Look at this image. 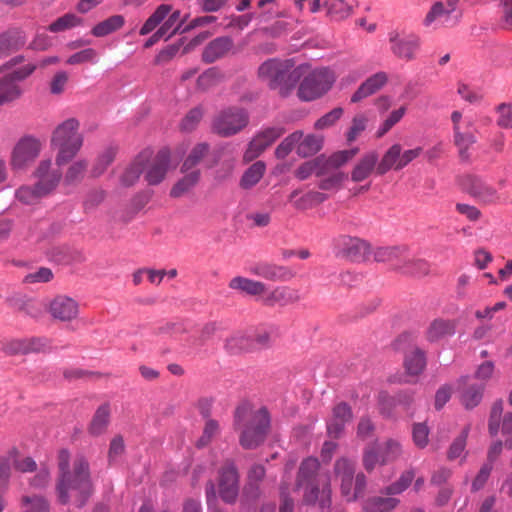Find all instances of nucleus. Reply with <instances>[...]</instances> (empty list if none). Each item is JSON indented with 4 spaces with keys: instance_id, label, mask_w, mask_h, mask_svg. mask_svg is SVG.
<instances>
[{
    "instance_id": "obj_26",
    "label": "nucleus",
    "mask_w": 512,
    "mask_h": 512,
    "mask_svg": "<svg viewBox=\"0 0 512 512\" xmlns=\"http://www.w3.org/2000/svg\"><path fill=\"white\" fill-rule=\"evenodd\" d=\"M470 377H461L459 382L463 386L460 401L466 409H472L476 407L483 396L484 384H469Z\"/></svg>"
},
{
    "instance_id": "obj_21",
    "label": "nucleus",
    "mask_w": 512,
    "mask_h": 512,
    "mask_svg": "<svg viewBox=\"0 0 512 512\" xmlns=\"http://www.w3.org/2000/svg\"><path fill=\"white\" fill-rule=\"evenodd\" d=\"M371 254L376 262L389 263L394 269L401 270L407 256V248L405 246L377 247L371 251Z\"/></svg>"
},
{
    "instance_id": "obj_18",
    "label": "nucleus",
    "mask_w": 512,
    "mask_h": 512,
    "mask_svg": "<svg viewBox=\"0 0 512 512\" xmlns=\"http://www.w3.org/2000/svg\"><path fill=\"white\" fill-rule=\"evenodd\" d=\"M356 462L341 457L335 461L333 474L334 478L340 482V490L342 495H350V488L353 486L355 476Z\"/></svg>"
},
{
    "instance_id": "obj_14",
    "label": "nucleus",
    "mask_w": 512,
    "mask_h": 512,
    "mask_svg": "<svg viewBox=\"0 0 512 512\" xmlns=\"http://www.w3.org/2000/svg\"><path fill=\"white\" fill-rule=\"evenodd\" d=\"M141 154L147 155L144 160L145 180L149 185L159 184L164 179L170 164L169 151L162 149L152 159H150L151 152L149 151H144Z\"/></svg>"
},
{
    "instance_id": "obj_47",
    "label": "nucleus",
    "mask_w": 512,
    "mask_h": 512,
    "mask_svg": "<svg viewBox=\"0 0 512 512\" xmlns=\"http://www.w3.org/2000/svg\"><path fill=\"white\" fill-rule=\"evenodd\" d=\"M381 453V465L394 462L402 455L401 444L393 439L387 440L383 445L378 447Z\"/></svg>"
},
{
    "instance_id": "obj_56",
    "label": "nucleus",
    "mask_w": 512,
    "mask_h": 512,
    "mask_svg": "<svg viewBox=\"0 0 512 512\" xmlns=\"http://www.w3.org/2000/svg\"><path fill=\"white\" fill-rule=\"evenodd\" d=\"M116 155L115 147L106 148L97 158L91 173L94 177H98L104 173L107 167L113 162Z\"/></svg>"
},
{
    "instance_id": "obj_62",
    "label": "nucleus",
    "mask_w": 512,
    "mask_h": 512,
    "mask_svg": "<svg viewBox=\"0 0 512 512\" xmlns=\"http://www.w3.org/2000/svg\"><path fill=\"white\" fill-rule=\"evenodd\" d=\"M98 62V53L93 48H86L79 52L74 53L71 55L66 63L70 65H76V64H84V63H91L95 64Z\"/></svg>"
},
{
    "instance_id": "obj_4",
    "label": "nucleus",
    "mask_w": 512,
    "mask_h": 512,
    "mask_svg": "<svg viewBox=\"0 0 512 512\" xmlns=\"http://www.w3.org/2000/svg\"><path fill=\"white\" fill-rule=\"evenodd\" d=\"M301 67H296L290 59H268L258 68V76L267 82L271 89L278 90L283 97L288 96L302 77Z\"/></svg>"
},
{
    "instance_id": "obj_34",
    "label": "nucleus",
    "mask_w": 512,
    "mask_h": 512,
    "mask_svg": "<svg viewBox=\"0 0 512 512\" xmlns=\"http://www.w3.org/2000/svg\"><path fill=\"white\" fill-rule=\"evenodd\" d=\"M299 192L297 190L290 194V200L293 201V205L298 210L310 209L327 199V195L318 191H309L306 194L297 198Z\"/></svg>"
},
{
    "instance_id": "obj_39",
    "label": "nucleus",
    "mask_w": 512,
    "mask_h": 512,
    "mask_svg": "<svg viewBox=\"0 0 512 512\" xmlns=\"http://www.w3.org/2000/svg\"><path fill=\"white\" fill-rule=\"evenodd\" d=\"M470 193L484 203H494L499 199L496 189L479 179L472 181Z\"/></svg>"
},
{
    "instance_id": "obj_45",
    "label": "nucleus",
    "mask_w": 512,
    "mask_h": 512,
    "mask_svg": "<svg viewBox=\"0 0 512 512\" xmlns=\"http://www.w3.org/2000/svg\"><path fill=\"white\" fill-rule=\"evenodd\" d=\"M186 175L180 179L171 189L170 195L174 198L180 197L193 188L200 178L199 170L185 172Z\"/></svg>"
},
{
    "instance_id": "obj_52",
    "label": "nucleus",
    "mask_w": 512,
    "mask_h": 512,
    "mask_svg": "<svg viewBox=\"0 0 512 512\" xmlns=\"http://www.w3.org/2000/svg\"><path fill=\"white\" fill-rule=\"evenodd\" d=\"M209 145L207 143H199L197 144L190 152L188 157L185 159L181 171L188 172L189 170H193L195 166H197L203 157L208 153Z\"/></svg>"
},
{
    "instance_id": "obj_44",
    "label": "nucleus",
    "mask_w": 512,
    "mask_h": 512,
    "mask_svg": "<svg viewBox=\"0 0 512 512\" xmlns=\"http://www.w3.org/2000/svg\"><path fill=\"white\" fill-rule=\"evenodd\" d=\"M172 6L169 4L159 5L153 14L145 21L140 29V35H147L152 32L171 12Z\"/></svg>"
},
{
    "instance_id": "obj_59",
    "label": "nucleus",
    "mask_w": 512,
    "mask_h": 512,
    "mask_svg": "<svg viewBox=\"0 0 512 512\" xmlns=\"http://www.w3.org/2000/svg\"><path fill=\"white\" fill-rule=\"evenodd\" d=\"M181 16V13L179 10H175L173 12H170L167 15V19L163 22V24L159 27L161 31H163L164 35L166 36V40L170 39L175 34L182 32L181 30V23L177 22L179 21Z\"/></svg>"
},
{
    "instance_id": "obj_28",
    "label": "nucleus",
    "mask_w": 512,
    "mask_h": 512,
    "mask_svg": "<svg viewBox=\"0 0 512 512\" xmlns=\"http://www.w3.org/2000/svg\"><path fill=\"white\" fill-rule=\"evenodd\" d=\"M456 321L437 318L433 320L426 331V338L429 342H437L455 333Z\"/></svg>"
},
{
    "instance_id": "obj_25",
    "label": "nucleus",
    "mask_w": 512,
    "mask_h": 512,
    "mask_svg": "<svg viewBox=\"0 0 512 512\" xmlns=\"http://www.w3.org/2000/svg\"><path fill=\"white\" fill-rule=\"evenodd\" d=\"M252 272L271 281H287L294 277V273L288 267L270 263H259Z\"/></svg>"
},
{
    "instance_id": "obj_48",
    "label": "nucleus",
    "mask_w": 512,
    "mask_h": 512,
    "mask_svg": "<svg viewBox=\"0 0 512 512\" xmlns=\"http://www.w3.org/2000/svg\"><path fill=\"white\" fill-rule=\"evenodd\" d=\"M414 477V471L407 470L400 475L398 480L382 489L381 493L388 496L401 494L411 485Z\"/></svg>"
},
{
    "instance_id": "obj_41",
    "label": "nucleus",
    "mask_w": 512,
    "mask_h": 512,
    "mask_svg": "<svg viewBox=\"0 0 512 512\" xmlns=\"http://www.w3.org/2000/svg\"><path fill=\"white\" fill-rule=\"evenodd\" d=\"M266 171V165L262 161L253 163L242 175L240 179V187L250 189L254 187L263 177Z\"/></svg>"
},
{
    "instance_id": "obj_13",
    "label": "nucleus",
    "mask_w": 512,
    "mask_h": 512,
    "mask_svg": "<svg viewBox=\"0 0 512 512\" xmlns=\"http://www.w3.org/2000/svg\"><path fill=\"white\" fill-rule=\"evenodd\" d=\"M41 148V142L33 136L20 138L12 150V168L22 169L32 163L39 156Z\"/></svg>"
},
{
    "instance_id": "obj_51",
    "label": "nucleus",
    "mask_w": 512,
    "mask_h": 512,
    "mask_svg": "<svg viewBox=\"0 0 512 512\" xmlns=\"http://www.w3.org/2000/svg\"><path fill=\"white\" fill-rule=\"evenodd\" d=\"M222 78L223 75L218 68H209L198 77L197 87L202 91L209 90L220 83Z\"/></svg>"
},
{
    "instance_id": "obj_30",
    "label": "nucleus",
    "mask_w": 512,
    "mask_h": 512,
    "mask_svg": "<svg viewBox=\"0 0 512 512\" xmlns=\"http://www.w3.org/2000/svg\"><path fill=\"white\" fill-rule=\"evenodd\" d=\"M404 368L409 376H419L425 369L427 361L425 352L414 347L404 356Z\"/></svg>"
},
{
    "instance_id": "obj_23",
    "label": "nucleus",
    "mask_w": 512,
    "mask_h": 512,
    "mask_svg": "<svg viewBox=\"0 0 512 512\" xmlns=\"http://www.w3.org/2000/svg\"><path fill=\"white\" fill-rule=\"evenodd\" d=\"M233 40L228 36H221L209 42L203 52L202 60L205 63H213L223 57L233 48Z\"/></svg>"
},
{
    "instance_id": "obj_20",
    "label": "nucleus",
    "mask_w": 512,
    "mask_h": 512,
    "mask_svg": "<svg viewBox=\"0 0 512 512\" xmlns=\"http://www.w3.org/2000/svg\"><path fill=\"white\" fill-rule=\"evenodd\" d=\"M352 420V411L350 406L341 402L337 404L333 409V414L329 422L327 423V432L330 437H340L345 429V425Z\"/></svg>"
},
{
    "instance_id": "obj_6",
    "label": "nucleus",
    "mask_w": 512,
    "mask_h": 512,
    "mask_svg": "<svg viewBox=\"0 0 512 512\" xmlns=\"http://www.w3.org/2000/svg\"><path fill=\"white\" fill-rule=\"evenodd\" d=\"M51 164V160L41 161L35 172L37 183L33 187L23 186L16 191V198L20 202L33 204L56 188L61 178V172L51 170Z\"/></svg>"
},
{
    "instance_id": "obj_38",
    "label": "nucleus",
    "mask_w": 512,
    "mask_h": 512,
    "mask_svg": "<svg viewBox=\"0 0 512 512\" xmlns=\"http://www.w3.org/2000/svg\"><path fill=\"white\" fill-rule=\"evenodd\" d=\"M226 351L230 354H238L253 349V340L249 334L235 332L225 340Z\"/></svg>"
},
{
    "instance_id": "obj_15",
    "label": "nucleus",
    "mask_w": 512,
    "mask_h": 512,
    "mask_svg": "<svg viewBox=\"0 0 512 512\" xmlns=\"http://www.w3.org/2000/svg\"><path fill=\"white\" fill-rule=\"evenodd\" d=\"M219 493L226 503H234L237 499L239 474L232 461H227L219 472Z\"/></svg>"
},
{
    "instance_id": "obj_33",
    "label": "nucleus",
    "mask_w": 512,
    "mask_h": 512,
    "mask_svg": "<svg viewBox=\"0 0 512 512\" xmlns=\"http://www.w3.org/2000/svg\"><path fill=\"white\" fill-rule=\"evenodd\" d=\"M26 42L22 31L13 29L0 35V54L7 55L10 52L23 47Z\"/></svg>"
},
{
    "instance_id": "obj_49",
    "label": "nucleus",
    "mask_w": 512,
    "mask_h": 512,
    "mask_svg": "<svg viewBox=\"0 0 512 512\" xmlns=\"http://www.w3.org/2000/svg\"><path fill=\"white\" fill-rule=\"evenodd\" d=\"M265 468L263 465L254 464L248 471V486L245 488V493L250 494L251 497L256 498L259 496L258 484L265 476Z\"/></svg>"
},
{
    "instance_id": "obj_10",
    "label": "nucleus",
    "mask_w": 512,
    "mask_h": 512,
    "mask_svg": "<svg viewBox=\"0 0 512 512\" xmlns=\"http://www.w3.org/2000/svg\"><path fill=\"white\" fill-rule=\"evenodd\" d=\"M334 253L337 257L352 262H364L370 259L371 247L366 241L348 235H340L333 241Z\"/></svg>"
},
{
    "instance_id": "obj_17",
    "label": "nucleus",
    "mask_w": 512,
    "mask_h": 512,
    "mask_svg": "<svg viewBox=\"0 0 512 512\" xmlns=\"http://www.w3.org/2000/svg\"><path fill=\"white\" fill-rule=\"evenodd\" d=\"M358 148L337 151L330 156L320 155L317 158L318 177L333 175L342 172L340 168L350 161L357 153Z\"/></svg>"
},
{
    "instance_id": "obj_42",
    "label": "nucleus",
    "mask_w": 512,
    "mask_h": 512,
    "mask_svg": "<svg viewBox=\"0 0 512 512\" xmlns=\"http://www.w3.org/2000/svg\"><path fill=\"white\" fill-rule=\"evenodd\" d=\"M147 158L146 154H139L134 162L126 168L121 176V184L129 187L136 183L140 175L144 172V160Z\"/></svg>"
},
{
    "instance_id": "obj_7",
    "label": "nucleus",
    "mask_w": 512,
    "mask_h": 512,
    "mask_svg": "<svg viewBox=\"0 0 512 512\" xmlns=\"http://www.w3.org/2000/svg\"><path fill=\"white\" fill-rule=\"evenodd\" d=\"M334 82L335 75L330 69H315L301 81L297 95L302 101H313L326 94Z\"/></svg>"
},
{
    "instance_id": "obj_37",
    "label": "nucleus",
    "mask_w": 512,
    "mask_h": 512,
    "mask_svg": "<svg viewBox=\"0 0 512 512\" xmlns=\"http://www.w3.org/2000/svg\"><path fill=\"white\" fill-rule=\"evenodd\" d=\"M110 422V406L105 403L98 407L93 415L88 431L91 435L98 436L104 433Z\"/></svg>"
},
{
    "instance_id": "obj_61",
    "label": "nucleus",
    "mask_w": 512,
    "mask_h": 512,
    "mask_svg": "<svg viewBox=\"0 0 512 512\" xmlns=\"http://www.w3.org/2000/svg\"><path fill=\"white\" fill-rule=\"evenodd\" d=\"M204 115V110L201 106L191 109L182 119L180 128L182 131L190 132L194 130Z\"/></svg>"
},
{
    "instance_id": "obj_60",
    "label": "nucleus",
    "mask_w": 512,
    "mask_h": 512,
    "mask_svg": "<svg viewBox=\"0 0 512 512\" xmlns=\"http://www.w3.org/2000/svg\"><path fill=\"white\" fill-rule=\"evenodd\" d=\"M10 458L16 471L29 473L37 470V463L31 457L20 456L16 450L10 452Z\"/></svg>"
},
{
    "instance_id": "obj_8",
    "label": "nucleus",
    "mask_w": 512,
    "mask_h": 512,
    "mask_svg": "<svg viewBox=\"0 0 512 512\" xmlns=\"http://www.w3.org/2000/svg\"><path fill=\"white\" fill-rule=\"evenodd\" d=\"M453 124V142L458 149L461 160L470 159V148L477 142L475 122L471 117L463 119L462 113L453 111L451 114Z\"/></svg>"
},
{
    "instance_id": "obj_3",
    "label": "nucleus",
    "mask_w": 512,
    "mask_h": 512,
    "mask_svg": "<svg viewBox=\"0 0 512 512\" xmlns=\"http://www.w3.org/2000/svg\"><path fill=\"white\" fill-rule=\"evenodd\" d=\"M320 463L317 458L308 457L299 467L296 488L304 489L303 503L314 505L319 503L322 512H328L332 505V488L330 475L318 473Z\"/></svg>"
},
{
    "instance_id": "obj_29",
    "label": "nucleus",
    "mask_w": 512,
    "mask_h": 512,
    "mask_svg": "<svg viewBox=\"0 0 512 512\" xmlns=\"http://www.w3.org/2000/svg\"><path fill=\"white\" fill-rule=\"evenodd\" d=\"M378 154L371 151L362 156L351 172V179L354 182H361L367 179L377 167Z\"/></svg>"
},
{
    "instance_id": "obj_54",
    "label": "nucleus",
    "mask_w": 512,
    "mask_h": 512,
    "mask_svg": "<svg viewBox=\"0 0 512 512\" xmlns=\"http://www.w3.org/2000/svg\"><path fill=\"white\" fill-rule=\"evenodd\" d=\"M12 305L17 309V311L24 313L32 318H38L42 315V306L39 302L34 300H24V299H13Z\"/></svg>"
},
{
    "instance_id": "obj_57",
    "label": "nucleus",
    "mask_w": 512,
    "mask_h": 512,
    "mask_svg": "<svg viewBox=\"0 0 512 512\" xmlns=\"http://www.w3.org/2000/svg\"><path fill=\"white\" fill-rule=\"evenodd\" d=\"M469 431V426L465 427L460 435L456 437L451 443L447 452V457L449 460L457 459L465 452Z\"/></svg>"
},
{
    "instance_id": "obj_12",
    "label": "nucleus",
    "mask_w": 512,
    "mask_h": 512,
    "mask_svg": "<svg viewBox=\"0 0 512 512\" xmlns=\"http://www.w3.org/2000/svg\"><path fill=\"white\" fill-rule=\"evenodd\" d=\"M36 64H27L0 78V106L20 98L22 89L18 82L30 76L36 69Z\"/></svg>"
},
{
    "instance_id": "obj_2",
    "label": "nucleus",
    "mask_w": 512,
    "mask_h": 512,
    "mask_svg": "<svg viewBox=\"0 0 512 512\" xmlns=\"http://www.w3.org/2000/svg\"><path fill=\"white\" fill-rule=\"evenodd\" d=\"M233 428L239 434V444L243 449H257L270 433V413L266 407L256 408L249 402H243L234 411Z\"/></svg>"
},
{
    "instance_id": "obj_31",
    "label": "nucleus",
    "mask_w": 512,
    "mask_h": 512,
    "mask_svg": "<svg viewBox=\"0 0 512 512\" xmlns=\"http://www.w3.org/2000/svg\"><path fill=\"white\" fill-rule=\"evenodd\" d=\"M414 400V392L412 390L399 391L395 396L381 395L380 405L381 411L386 415L391 414V408L395 406H403L409 408Z\"/></svg>"
},
{
    "instance_id": "obj_32",
    "label": "nucleus",
    "mask_w": 512,
    "mask_h": 512,
    "mask_svg": "<svg viewBox=\"0 0 512 512\" xmlns=\"http://www.w3.org/2000/svg\"><path fill=\"white\" fill-rule=\"evenodd\" d=\"M229 287L250 296H258L261 300L265 292V284L246 277L237 276L230 280Z\"/></svg>"
},
{
    "instance_id": "obj_27",
    "label": "nucleus",
    "mask_w": 512,
    "mask_h": 512,
    "mask_svg": "<svg viewBox=\"0 0 512 512\" xmlns=\"http://www.w3.org/2000/svg\"><path fill=\"white\" fill-rule=\"evenodd\" d=\"M453 12L455 10H450V7L445 6L443 2H435L424 19V25L431 26L435 24L436 27H440L455 24L456 21H452L451 16Z\"/></svg>"
},
{
    "instance_id": "obj_35",
    "label": "nucleus",
    "mask_w": 512,
    "mask_h": 512,
    "mask_svg": "<svg viewBox=\"0 0 512 512\" xmlns=\"http://www.w3.org/2000/svg\"><path fill=\"white\" fill-rule=\"evenodd\" d=\"M399 503L397 498L373 496L363 503L362 509L364 512H391Z\"/></svg>"
},
{
    "instance_id": "obj_16",
    "label": "nucleus",
    "mask_w": 512,
    "mask_h": 512,
    "mask_svg": "<svg viewBox=\"0 0 512 512\" xmlns=\"http://www.w3.org/2000/svg\"><path fill=\"white\" fill-rule=\"evenodd\" d=\"M282 127H268L259 132L248 144L244 153V161L250 162L257 158L267 147L284 134Z\"/></svg>"
},
{
    "instance_id": "obj_9",
    "label": "nucleus",
    "mask_w": 512,
    "mask_h": 512,
    "mask_svg": "<svg viewBox=\"0 0 512 512\" xmlns=\"http://www.w3.org/2000/svg\"><path fill=\"white\" fill-rule=\"evenodd\" d=\"M388 43L391 53L406 62L415 60L421 47V39L417 34L399 30L388 33Z\"/></svg>"
},
{
    "instance_id": "obj_22",
    "label": "nucleus",
    "mask_w": 512,
    "mask_h": 512,
    "mask_svg": "<svg viewBox=\"0 0 512 512\" xmlns=\"http://www.w3.org/2000/svg\"><path fill=\"white\" fill-rule=\"evenodd\" d=\"M51 315L60 321H70L79 313L78 303L67 296L59 295L50 304Z\"/></svg>"
},
{
    "instance_id": "obj_55",
    "label": "nucleus",
    "mask_w": 512,
    "mask_h": 512,
    "mask_svg": "<svg viewBox=\"0 0 512 512\" xmlns=\"http://www.w3.org/2000/svg\"><path fill=\"white\" fill-rule=\"evenodd\" d=\"M303 133L302 131H295L289 136H287L276 148L275 155L279 159L285 158L296 146L298 142L302 139Z\"/></svg>"
},
{
    "instance_id": "obj_40",
    "label": "nucleus",
    "mask_w": 512,
    "mask_h": 512,
    "mask_svg": "<svg viewBox=\"0 0 512 512\" xmlns=\"http://www.w3.org/2000/svg\"><path fill=\"white\" fill-rule=\"evenodd\" d=\"M323 146V137L315 134H308L298 142L296 153L301 157H309L316 154Z\"/></svg>"
},
{
    "instance_id": "obj_11",
    "label": "nucleus",
    "mask_w": 512,
    "mask_h": 512,
    "mask_svg": "<svg viewBox=\"0 0 512 512\" xmlns=\"http://www.w3.org/2000/svg\"><path fill=\"white\" fill-rule=\"evenodd\" d=\"M247 112L238 107H229L220 111L213 120V130L223 136L229 137L237 134L248 124Z\"/></svg>"
},
{
    "instance_id": "obj_19",
    "label": "nucleus",
    "mask_w": 512,
    "mask_h": 512,
    "mask_svg": "<svg viewBox=\"0 0 512 512\" xmlns=\"http://www.w3.org/2000/svg\"><path fill=\"white\" fill-rule=\"evenodd\" d=\"M300 299L297 290L282 286L269 290L265 285V292L262 294L261 302L267 306H285L297 302Z\"/></svg>"
},
{
    "instance_id": "obj_5",
    "label": "nucleus",
    "mask_w": 512,
    "mask_h": 512,
    "mask_svg": "<svg viewBox=\"0 0 512 512\" xmlns=\"http://www.w3.org/2000/svg\"><path fill=\"white\" fill-rule=\"evenodd\" d=\"M79 121L69 118L60 123L51 136V147L57 150L56 164L62 166L70 162L83 145V135L79 132Z\"/></svg>"
},
{
    "instance_id": "obj_58",
    "label": "nucleus",
    "mask_w": 512,
    "mask_h": 512,
    "mask_svg": "<svg viewBox=\"0 0 512 512\" xmlns=\"http://www.w3.org/2000/svg\"><path fill=\"white\" fill-rule=\"evenodd\" d=\"M82 19L75 14L67 13L49 25V31L57 33L80 25Z\"/></svg>"
},
{
    "instance_id": "obj_64",
    "label": "nucleus",
    "mask_w": 512,
    "mask_h": 512,
    "mask_svg": "<svg viewBox=\"0 0 512 512\" xmlns=\"http://www.w3.org/2000/svg\"><path fill=\"white\" fill-rule=\"evenodd\" d=\"M497 125L504 129H512V104L501 103L496 107Z\"/></svg>"
},
{
    "instance_id": "obj_63",
    "label": "nucleus",
    "mask_w": 512,
    "mask_h": 512,
    "mask_svg": "<svg viewBox=\"0 0 512 512\" xmlns=\"http://www.w3.org/2000/svg\"><path fill=\"white\" fill-rule=\"evenodd\" d=\"M344 111L341 107H336L320 117L314 124L317 130H323L332 127L343 115Z\"/></svg>"
},
{
    "instance_id": "obj_46",
    "label": "nucleus",
    "mask_w": 512,
    "mask_h": 512,
    "mask_svg": "<svg viewBox=\"0 0 512 512\" xmlns=\"http://www.w3.org/2000/svg\"><path fill=\"white\" fill-rule=\"evenodd\" d=\"M400 271L414 276H425L430 272V265L424 259L410 258L407 255Z\"/></svg>"
},
{
    "instance_id": "obj_36",
    "label": "nucleus",
    "mask_w": 512,
    "mask_h": 512,
    "mask_svg": "<svg viewBox=\"0 0 512 512\" xmlns=\"http://www.w3.org/2000/svg\"><path fill=\"white\" fill-rule=\"evenodd\" d=\"M401 145L394 144L392 145L386 153L383 155L381 161L378 163L376 167V171L379 175H384L389 170H401L402 167H399V162L401 160L400 157Z\"/></svg>"
},
{
    "instance_id": "obj_24",
    "label": "nucleus",
    "mask_w": 512,
    "mask_h": 512,
    "mask_svg": "<svg viewBox=\"0 0 512 512\" xmlns=\"http://www.w3.org/2000/svg\"><path fill=\"white\" fill-rule=\"evenodd\" d=\"M388 76L385 72H377L366 79L351 96V102L357 103L364 98L376 93L387 82Z\"/></svg>"
},
{
    "instance_id": "obj_43",
    "label": "nucleus",
    "mask_w": 512,
    "mask_h": 512,
    "mask_svg": "<svg viewBox=\"0 0 512 512\" xmlns=\"http://www.w3.org/2000/svg\"><path fill=\"white\" fill-rule=\"evenodd\" d=\"M124 23L125 19L122 15H113L95 25L91 32L95 37H104L120 29Z\"/></svg>"
},
{
    "instance_id": "obj_1",
    "label": "nucleus",
    "mask_w": 512,
    "mask_h": 512,
    "mask_svg": "<svg viewBox=\"0 0 512 512\" xmlns=\"http://www.w3.org/2000/svg\"><path fill=\"white\" fill-rule=\"evenodd\" d=\"M69 462L68 450H60L58 454L60 477L56 487L58 499L62 504H66L71 497H75L76 505L82 507L92 494L89 465L83 457H78L74 460L71 472Z\"/></svg>"
},
{
    "instance_id": "obj_53",
    "label": "nucleus",
    "mask_w": 512,
    "mask_h": 512,
    "mask_svg": "<svg viewBox=\"0 0 512 512\" xmlns=\"http://www.w3.org/2000/svg\"><path fill=\"white\" fill-rule=\"evenodd\" d=\"M21 508L23 512H49L47 500L38 495L23 496L21 499Z\"/></svg>"
},
{
    "instance_id": "obj_50",
    "label": "nucleus",
    "mask_w": 512,
    "mask_h": 512,
    "mask_svg": "<svg viewBox=\"0 0 512 512\" xmlns=\"http://www.w3.org/2000/svg\"><path fill=\"white\" fill-rule=\"evenodd\" d=\"M324 6L328 14L337 20L345 19L352 13V6L346 0H328Z\"/></svg>"
}]
</instances>
